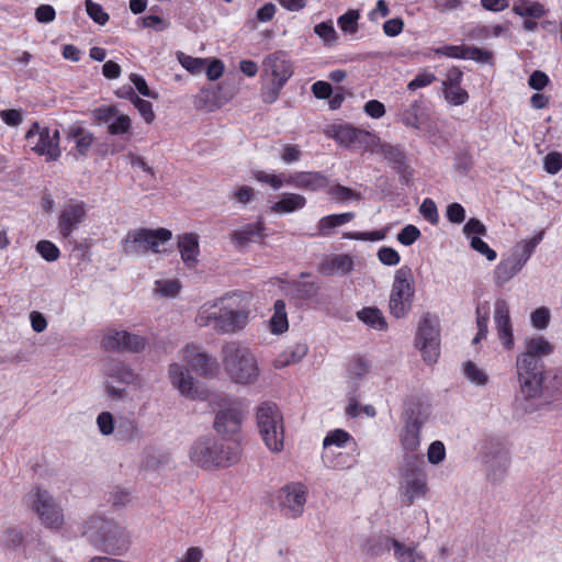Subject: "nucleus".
Listing matches in <instances>:
<instances>
[{
  "label": "nucleus",
  "mask_w": 562,
  "mask_h": 562,
  "mask_svg": "<svg viewBox=\"0 0 562 562\" xmlns=\"http://www.w3.org/2000/svg\"><path fill=\"white\" fill-rule=\"evenodd\" d=\"M400 121L407 127L419 130L422 120L425 115L424 103L420 100H415L407 108L400 112Z\"/></svg>",
  "instance_id": "c756f323"
},
{
  "label": "nucleus",
  "mask_w": 562,
  "mask_h": 562,
  "mask_svg": "<svg viewBox=\"0 0 562 562\" xmlns=\"http://www.w3.org/2000/svg\"><path fill=\"white\" fill-rule=\"evenodd\" d=\"M471 247L484 255L488 261H493L496 259L497 254L494 249H492L484 240H482L479 236H472L470 241Z\"/></svg>",
  "instance_id": "69168bd1"
},
{
  "label": "nucleus",
  "mask_w": 562,
  "mask_h": 562,
  "mask_svg": "<svg viewBox=\"0 0 562 562\" xmlns=\"http://www.w3.org/2000/svg\"><path fill=\"white\" fill-rule=\"evenodd\" d=\"M370 364L364 357L357 356L351 359L348 364V372L350 375L360 378L369 372Z\"/></svg>",
  "instance_id": "bf43d9fd"
},
{
  "label": "nucleus",
  "mask_w": 562,
  "mask_h": 562,
  "mask_svg": "<svg viewBox=\"0 0 562 562\" xmlns=\"http://www.w3.org/2000/svg\"><path fill=\"white\" fill-rule=\"evenodd\" d=\"M25 138L30 144H33V139L36 138L32 150L41 156H45L47 161L57 160L61 155L58 130L52 133L48 127H41L38 122H34L26 132Z\"/></svg>",
  "instance_id": "ddd939ff"
},
{
  "label": "nucleus",
  "mask_w": 562,
  "mask_h": 562,
  "mask_svg": "<svg viewBox=\"0 0 562 562\" xmlns=\"http://www.w3.org/2000/svg\"><path fill=\"white\" fill-rule=\"evenodd\" d=\"M464 375L476 385H486L488 382L487 374L472 361L464 363Z\"/></svg>",
  "instance_id": "de8ad7c7"
},
{
  "label": "nucleus",
  "mask_w": 562,
  "mask_h": 562,
  "mask_svg": "<svg viewBox=\"0 0 562 562\" xmlns=\"http://www.w3.org/2000/svg\"><path fill=\"white\" fill-rule=\"evenodd\" d=\"M306 205V199L297 193H283L281 199L271 206V212L278 214L292 213L303 209Z\"/></svg>",
  "instance_id": "c85d7f7f"
},
{
  "label": "nucleus",
  "mask_w": 562,
  "mask_h": 562,
  "mask_svg": "<svg viewBox=\"0 0 562 562\" xmlns=\"http://www.w3.org/2000/svg\"><path fill=\"white\" fill-rule=\"evenodd\" d=\"M396 543H401L395 538L389 536H379L368 540L367 542V553L372 557H379L384 552H389L392 548L394 549V554L396 553Z\"/></svg>",
  "instance_id": "473e14b6"
},
{
  "label": "nucleus",
  "mask_w": 562,
  "mask_h": 562,
  "mask_svg": "<svg viewBox=\"0 0 562 562\" xmlns=\"http://www.w3.org/2000/svg\"><path fill=\"white\" fill-rule=\"evenodd\" d=\"M526 350L522 353H529L531 358L542 359L554 351V346L543 336L530 337L525 340Z\"/></svg>",
  "instance_id": "2f4dec72"
},
{
  "label": "nucleus",
  "mask_w": 562,
  "mask_h": 562,
  "mask_svg": "<svg viewBox=\"0 0 562 562\" xmlns=\"http://www.w3.org/2000/svg\"><path fill=\"white\" fill-rule=\"evenodd\" d=\"M156 284L160 294L165 296H176L181 289L180 281L177 279L157 281Z\"/></svg>",
  "instance_id": "774afa93"
},
{
  "label": "nucleus",
  "mask_w": 562,
  "mask_h": 562,
  "mask_svg": "<svg viewBox=\"0 0 562 562\" xmlns=\"http://www.w3.org/2000/svg\"><path fill=\"white\" fill-rule=\"evenodd\" d=\"M543 237V233H539L538 235L533 236L529 240H525L521 243H518L514 249L509 258L520 268L527 263L529 258L531 257L532 252L535 251L536 247L539 245Z\"/></svg>",
  "instance_id": "cd10ccee"
},
{
  "label": "nucleus",
  "mask_w": 562,
  "mask_h": 562,
  "mask_svg": "<svg viewBox=\"0 0 562 562\" xmlns=\"http://www.w3.org/2000/svg\"><path fill=\"white\" fill-rule=\"evenodd\" d=\"M116 114L117 109L113 105L100 106L92 111L93 119L98 124L112 122Z\"/></svg>",
  "instance_id": "680f3d73"
},
{
  "label": "nucleus",
  "mask_w": 562,
  "mask_h": 562,
  "mask_svg": "<svg viewBox=\"0 0 562 562\" xmlns=\"http://www.w3.org/2000/svg\"><path fill=\"white\" fill-rule=\"evenodd\" d=\"M395 558L398 562H427L425 555L418 552L415 547H406L402 542L396 543Z\"/></svg>",
  "instance_id": "ea45409f"
},
{
  "label": "nucleus",
  "mask_w": 562,
  "mask_h": 562,
  "mask_svg": "<svg viewBox=\"0 0 562 562\" xmlns=\"http://www.w3.org/2000/svg\"><path fill=\"white\" fill-rule=\"evenodd\" d=\"M463 233L467 237L475 236H485L487 234L486 226L477 218H470L467 224L463 226Z\"/></svg>",
  "instance_id": "338daca9"
},
{
  "label": "nucleus",
  "mask_w": 562,
  "mask_h": 562,
  "mask_svg": "<svg viewBox=\"0 0 562 562\" xmlns=\"http://www.w3.org/2000/svg\"><path fill=\"white\" fill-rule=\"evenodd\" d=\"M257 426L265 445L271 452H280L284 447L283 416L277 404L262 403L256 413Z\"/></svg>",
  "instance_id": "423d86ee"
},
{
  "label": "nucleus",
  "mask_w": 562,
  "mask_h": 562,
  "mask_svg": "<svg viewBox=\"0 0 562 562\" xmlns=\"http://www.w3.org/2000/svg\"><path fill=\"white\" fill-rule=\"evenodd\" d=\"M543 168L549 175H557L562 169V154L550 151L543 158Z\"/></svg>",
  "instance_id": "5fc2aeb1"
},
{
  "label": "nucleus",
  "mask_w": 562,
  "mask_h": 562,
  "mask_svg": "<svg viewBox=\"0 0 562 562\" xmlns=\"http://www.w3.org/2000/svg\"><path fill=\"white\" fill-rule=\"evenodd\" d=\"M357 317L368 326L376 330H386L387 323L378 307H363L357 312Z\"/></svg>",
  "instance_id": "72a5a7b5"
},
{
  "label": "nucleus",
  "mask_w": 562,
  "mask_h": 562,
  "mask_svg": "<svg viewBox=\"0 0 562 562\" xmlns=\"http://www.w3.org/2000/svg\"><path fill=\"white\" fill-rule=\"evenodd\" d=\"M36 250L48 262L56 261L60 256L58 247L49 240H40Z\"/></svg>",
  "instance_id": "09e8293b"
},
{
  "label": "nucleus",
  "mask_w": 562,
  "mask_h": 562,
  "mask_svg": "<svg viewBox=\"0 0 562 562\" xmlns=\"http://www.w3.org/2000/svg\"><path fill=\"white\" fill-rule=\"evenodd\" d=\"M420 235L418 227L413 224H408L397 234V240L404 246H411L420 237Z\"/></svg>",
  "instance_id": "4d7b16f0"
},
{
  "label": "nucleus",
  "mask_w": 562,
  "mask_h": 562,
  "mask_svg": "<svg viewBox=\"0 0 562 562\" xmlns=\"http://www.w3.org/2000/svg\"><path fill=\"white\" fill-rule=\"evenodd\" d=\"M283 176L285 184L305 191L316 192L329 187L328 177L321 171H296Z\"/></svg>",
  "instance_id": "a211bd4d"
},
{
  "label": "nucleus",
  "mask_w": 562,
  "mask_h": 562,
  "mask_svg": "<svg viewBox=\"0 0 562 562\" xmlns=\"http://www.w3.org/2000/svg\"><path fill=\"white\" fill-rule=\"evenodd\" d=\"M178 249L181 255L183 263L188 268H194L198 265V256L200 254L198 234L184 233L178 235Z\"/></svg>",
  "instance_id": "393cba45"
},
{
  "label": "nucleus",
  "mask_w": 562,
  "mask_h": 562,
  "mask_svg": "<svg viewBox=\"0 0 562 562\" xmlns=\"http://www.w3.org/2000/svg\"><path fill=\"white\" fill-rule=\"evenodd\" d=\"M87 217L86 203L82 201L69 203L64 206L59 216L57 228L63 238L68 239Z\"/></svg>",
  "instance_id": "dca6fc26"
},
{
  "label": "nucleus",
  "mask_w": 562,
  "mask_h": 562,
  "mask_svg": "<svg viewBox=\"0 0 562 562\" xmlns=\"http://www.w3.org/2000/svg\"><path fill=\"white\" fill-rule=\"evenodd\" d=\"M379 260L385 266H396L400 260V254L392 247L383 246L378 250Z\"/></svg>",
  "instance_id": "0e129e2a"
},
{
  "label": "nucleus",
  "mask_w": 562,
  "mask_h": 562,
  "mask_svg": "<svg viewBox=\"0 0 562 562\" xmlns=\"http://www.w3.org/2000/svg\"><path fill=\"white\" fill-rule=\"evenodd\" d=\"M521 269L508 257L502 260L495 268V280L497 283H505L516 276Z\"/></svg>",
  "instance_id": "4c0bfd02"
},
{
  "label": "nucleus",
  "mask_w": 562,
  "mask_h": 562,
  "mask_svg": "<svg viewBox=\"0 0 562 562\" xmlns=\"http://www.w3.org/2000/svg\"><path fill=\"white\" fill-rule=\"evenodd\" d=\"M181 66L191 74H200L205 68V59L192 57L183 53L178 55Z\"/></svg>",
  "instance_id": "8fccbe9b"
},
{
  "label": "nucleus",
  "mask_w": 562,
  "mask_h": 562,
  "mask_svg": "<svg viewBox=\"0 0 562 562\" xmlns=\"http://www.w3.org/2000/svg\"><path fill=\"white\" fill-rule=\"evenodd\" d=\"M321 285L314 281L292 280L288 282L286 295L295 305H303L318 295Z\"/></svg>",
  "instance_id": "b1692460"
},
{
  "label": "nucleus",
  "mask_w": 562,
  "mask_h": 562,
  "mask_svg": "<svg viewBox=\"0 0 562 562\" xmlns=\"http://www.w3.org/2000/svg\"><path fill=\"white\" fill-rule=\"evenodd\" d=\"M132 121L128 115H116L108 125V133L110 135H124L131 134Z\"/></svg>",
  "instance_id": "c03bdc74"
},
{
  "label": "nucleus",
  "mask_w": 562,
  "mask_h": 562,
  "mask_svg": "<svg viewBox=\"0 0 562 562\" xmlns=\"http://www.w3.org/2000/svg\"><path fill=\"white\" fill-rule=\"evenodd\" d=\"M266 236V224L261 217L229 233V239L236 249H243L249 243L262 241Z\"/></svg>",
  "instance_id": "aec40b11"
},
{
  "label": "nucleus",
  "mask_w": 562,
  "mask_h": 562,
  "mask_svg": "<svg viewBox=\"0 0 562 562\" xmlns=\"http://www.w3.org/2000/svg\"><path fill=\"white\" fill-rule=\"evenodd\" d=\"M437 55L458 58V59H467L469 55V46L465 45H445L435 50Z\"/></svg>",
  "instance_id": "3c124183"
},
{
  "label": "nucleus",
  "mask_w": 562,
  "mask_h": 562,
  "mask_svg": "<svg viewBox=\"0 0 562 562\" xmlns=\"http://www.w3.org/2000/svg\"><path fill=\"white\" fill-rule=\"evenodd\" d=\"M423 217L431 224H437L439 220L436 203L431 199H425L419 207Z\"/></svg>",
  "instance_id": "052dcab7"
},
{
  "label": "nucleus",
  "mask_w": 562,
  "mask_h": 562,
  "mask_svg": "<svg viewBox=\"0 0 562 562\" xmlns=\"http://www.w3.org/2000/svg\"><path fill=\"white\" fill-rule=\"evenodd\" d=\"M404 425L414 424L423 426L425 418L422 416V405L419 402L411 401L405 404L403 412Z\"/></svg>",
  "instance_id": "58836bf2"
},
{
  "label": "nucleus",
  "mask_w": 562,
  "mask_h": 562,
  "mask_svg": "<svg viewBox=\"0 0 562 562\" xmlns=\"http://www.w3.org/2000/svg\"><path fill=\"white\" fill-rule=\"evenodd\" d=\"M105 375L115 382L132 384L136 379L134 371L121 361H111L105 367Z\"/></svg>",
  "instance_id": "7c9ffc66"
},
{
  "label": "nucleus",
  "mask_w": 562,
  "mask_h": 562,
  "mask_svg": "<svg viewBox=\"0 0 562 562\" xmlns=\"http://www.w3.org/2000/svg\"><path fill=\"white\" fill-rule=\"evenodd\" d=\"M105 351L139 352L146 347V339L126 330L108 329L101 340Z\"/></svg>",
  "instance_id": "2eb2a0df"
},
{
  "label": "nucleus",
  "mask_w": 562,
  "mask_h": 562,
  "mask_svg": "<svg viewBox=\"0 0 562 562\" xmlns=\"http://www.w3.org/2000/svg\"><path fill=\"white\" fill-rule=\"evenodd\" d=\"M171 237V231L164 227L133 229L127 233L123 241V249L126 255H143L149 250L159 252V245L169 241Z\"/></svg>",
  "instance_id": "1a4fd4ad"
},
{
  "label": "nucleus",
  "mask_w": 562,
  "mask_h": 562,
  "mask_svg": "<svg viewBox=\"0 0 562 562\" xmlns=\"http://www.w3.org/2000/svg\"><path fill=\"white\" fill-rule=\"evenodd\" d=\"M97 424L102 435L109 436L115 431L116 420L110 412H102L97 417Z\"/></svg>",
  "instance_id": "13d9d810"
},
{
  "label": "nucleus",
  "mask_w": 562,
  "mask_h": 562,
  "mask_svg": "<svg viewBox=\"0 0 562 562\" xmlns=\"http://www.w3.org/2000/svg\"><path fill=\"white\" fill-rule=\"evenodd\" d=\"M427 458L431 464H438L443 461L446 458L445 445L439 440L431 442L427 451Z\"/></svg>",
  "instance_id": "e2e57ef3"
},
{
  "label": "nucleus",
  "mask_w": 562,
  "mask_h": 562,
  "mask_svg": "<svg viewBox=\"0 0 562 562\" xmlns=\"http://www.w3.org/2000/svg\"><path fill=\"white\" fill-rule=\"evenodd\" d=\"M85 4L88 15L95 23L104 25L109 21V14L103 10V8L99 3H95L92 0H86Z\"/></svg>",
  "instance_id": "603ef678"
},
{
  "label": "nucleus",
  "mask_w": 562,
  "mask_h": 562,
  "mask_svg": "<svg viewBox=\"0 0 562 562\" xmlns=\"http://www.w3.org/2000/svg\"><path fill=\"white\" fill-rule=\"evenodd\" d=\"M115 438L120 441H132L138 436V426L134 419L120 416L116 419Z\"/></svg>",
  "instance_id": "f704fd0d"
},
{
  "label": "nucleus",
  "mask_w": 562,
  "mask_h": 562,
  "mask_svg": "<svg viewBox=\"0 0 562 562\" xmlns=\"http://www.w3.org/2000/svg\"><path fill=\"white\" fill-rule=\"evenodd\" d=\"M278 504L283 516L297 518L303 514L306 503V488L301 483H292L283 486L278 492Z\"/></svg>",
  "instance_id": "4468645a"
},
{
  "label": "nucleus",
  "mask_w": 562,
  "mask_h": 562,
  "mask_svg": "<svg viewBox=\"0 0 562 562\" xmlns=\"http://www.w3.org/2000/svg\"><path fill=\"white\" fill-rule=\"evenodd\" d=\"M66 137L68 140L75 142L76 156H88L94 140V136L91 132L79 124H74L68 127Z\"/></svg>",
  "instance_id": "a878e982"
},
{
  "label": "nucleus",
  "mask_w": 562,
  "mask_h": 562,
  "mask_svg": "<svg viewBox=\"0 0 562 562\" xmlns=\"http://www.w3.org/2000/svg\"><path fill=\"white\" fill-rule=\"evenodd\" d=\"M293 65L283 50H277L263 58L262 78H267V82L262 83L260 95L266 104L274 103L281 93V90L293 76Z\"/></svg>",
  "instance_id": "7ed1b4c3"
},
{
  "label": "nucleus",
  "mask_w": 562,
  "mask_h": 562,
  "mask_svg": "<svg viewBox=\"0 0 562 562\" xmlns=\"http://www.w3.org/2000/svg\"><path fill=\"white\" fill-rule=\"evenodd\" d=\"M274 313L270 318V330L273 334H282L288 327V316L285 311V303L282 300H277L273 305Z\"/></svg>",
  "instance_id": "e433bc0d"
},
{
  "label": "nucleus",
  "mask_w": 562,
  "mask_h": 562,
  "mask_svg": "<svg viewBox=\"0 0 562 562\" xmlns=\"http://www.w3.org/2000/svg\"><path fill=\"white\" fill-rule=\"evenodd\" d=\"M307 353L306 345H296L289 348L282 356L277 360L279 367L289 366L291 363L299 362Z\"/></svg>",
  "instance_id": "79ce46f5"
},
{
  "label": "nucleus",
  "mask_w": 562,
  "mask_h": 562,
  "mask_svg": "<svg viewBox=\"0 0 562 562\" xmlns=\"http://www.w3.org/2000/svg\"><path fill=\"white\" fill-rule=\"evenodd\" d=\"M445 98L453 105H462L469 100V93L461 86H443Z\"/></svg>",
  "instance_id": "49530a36"
},
{
  "label": "nucleus",
  "mask_w": 562,
  "mask_h": 562,
  "mask_svg": "<svg viewBox=\"0 0 562 562\" xmlns=\"http://www.w3.org/2000/svg\"><path fill=\"white\" fill-rule=\"evenodd\" d=\"M415 294L414 278L408 266H402L396 270L390 294V313L396 317H404L412 308Z\"/></svg>",
  "instance_id": "6e6552de"
},
{
  "label": "nucleus",
  "mask_w": 562,
  "mask_h": 562,
  "mask_svg": "<svg viewBox=\"0 0 562 562\" xmlns=\"http://www.w3.org/2000/svg\"><path fill=\"white\" fill-rule=\"evenodd\" d=\"M248 316L249 313L245 310L222 308L220 314L214 316L215 327L223 333H234L246 326Z\"/></svg>",
  "instance_id": "5701e85b"
},
{
  "label": "nucleus",
  "mask_w": 562,
  "mask_h": 562,
  "mask_svg": "<svg viewBox=\"0 0 562 562\" xmlns=\"http://www.w3.org/2000/svg\"><path fill=\"white\" fill-rule=\"evenodd\" d=\"M494 322L502 346L506 350H512L515 345L513 325L509 315V306L504 299H497L495 302Z\"/></svg>",
  "instance_id": "6ab92c4d"
},
{
  "label": "nucleus",
  "mask_w": 562,
  "mask_h": 562,
  "mask_svg": "<svg viewBox=\"0 0 562 562\" xmlns=\"http://www.w3.org/2000/svg\"><path fill=\"white\" fill-rule=\"evenodd\" d=\"M400 488L402 503L406 506H412L416 499L426 495L427 474L422 458L413 454L405 457Z\"/></svg>",
  "instance_id": "0eeeda50"
},
{
  "label": "nucleus",
  "mask_w": 562,
  "mask_h": 562,
  "mask_svg": "<svg viewBox=\"0 0 562 562\" xmlns=\"http://www.w3.org/2000/svg\"><path fill=\"white\" fill-rule=\"evenodd\" d=\"M423 426L414 424L404 425L401 434V445L405 451L414 452L420 443V430Z\"/></svg>",
  "instance_id": "c9c22d12"
},
{
  "label": "nucleus",
  "mask_w": 562,
  "mask_h": 562,
  "mask_svg": "<svg viewBox=\"0 0 562 562\" xmlns=\"http://www.w3.org/2000/svg\"><path fill=\"white\" fill-rule=\"evenodd\" d=\"M328 194L338 202H344L348 200H361L362 195L360 192H357L348 187L341 184H334L329 187Z\"/></svg>",
  "instance_id": "37998d69"
},
{
  "label": "nucleus",
  "mask_w": 562,
  "mask_h": 562,
  "mask_svg": "<svg viewBox=\"0 0 562 562\" xmlns=\"http://www.w3.org/2000/svg\"><path fill=\"white\" fill-rule=\"evenodd\" d=\"M516 371L520 392L526 400L537 398L549 390V386L544 385L546 367L542 359L520 353L516 359Z\"/></svg>",
  "instance_id": "39448f33"
},
{
  "label": "nucleus",
  "mask_w": 562,
  "mask_h": 562,
  "mask_svg": "<svg viewBox=\"0 0 562 562\" xmlns=\"http://www.w3.org/2000/svg\"><path fill=\"white\" fill-rule=\"evenodd\" d=\"M81 535L98 550L109 554L120 555L130 546V538L123 527L98 516L85 522Z\"/></svg>",
  "instance_id": "f03ea898"
},
{
  "label": "nucleus",
  "mask_w": 562,
  "mask_h": 562,
  "mask_svg": "<svg viewBox=\"0 0 562 562\" xmlns=\"http://www.w3.org/2000/svg\"><path fill=\"white\" fill-rule=\"evenodd\" d=\"M244 418V405L240 400H225L215 415L214 429L223 439L235 440Z\"/></svg>",
  "instance_id": "f8f14e48"
},
{
  "label": "nucleus",
  "mask_w": 562,
  "mask_h": 562,
  "mask_svg": "<svg viewBox=\"0 0 562 562\" xmlns=\"http://www.w3.org/2000/svg\"><path fill=\"white\" fill-rule=\"evenodd\" d=\"M550 317L549 308L541 306L531 312L530 322L536 329H544L549 326Z\"/></svg>",
  "instance_id": "864d4df0"
},
{
  "label": "nucleus",
  "mask_w": 562,
  "mask_h": 562,
  "mask_svg": "<svg viewBox=\"0 0 562 562\" xmlns=\"http://www.w3.org/2000/svg\"><path fill=\"white\" fill-rule=\"evenodd\" d=\"M27 504L46 528L60 529L63 527V509L46 490L33 488L27 494Z\"/></svg>",
  "instance_id": "9d476101"
},
{
  "label": "nucleus",
  "mask_w": 562,
  "mask_h": 562,
  "mask_svg": "<svg viewBox=\"0 0 562 562\" xmlns=\"http://www.w3.org/2000/svg\"><path fill=\"white\" fill-rule=\"evenodd\" d=\"M370 134L363 130L352 127L350 125H340L335 130V139L346 146L356 147L364 142Z\"/></svg>",
  "instance_id": "bb28decb"
},
{
  "label": "nucleus",
  "mask_w": 562,
  "mask_h": 562,
  "mask_svg": "<svg viewBox=\"0 0 562 562\" xmlns=\"http://www.w3.org/2000/svg\"><path fill=\"white\" fill-rule=\"evenodd\" d=\"M415 346L427 363H435L440 355V327L436 316L426 313L418 323Z\"/></svg>",
  "instance_id": "9b49d317"
},
{
  "label": "nucleus",
  "mask_w": 562,
  "mask_h": 562,
  "mask_svg": "<svg viewBox=\"0 0 562 562\" xmlns=\"http://www.w3.org/2000/svg\"><path fill=\"white\" fill-rule=\"evenodd\" d=\"M241 447L237 440H217L211 437L198 439L191 447L190 459L204 470L228 468L237 463Z\"/></svg>",
  "instance_id": "f257e3e1"
},
{
  "label": "nucleus",
  "mask_w": 562,
  "mask_h": 562,
  "mask_svg": "<svg viewBox=\"0 0 562 562\" xmlns=\"http://www.w3.org/2000/svg\"><path fill=\"white\" fill-rule=\"evenodd\" d=\"M380 153L383 155L391 168L398 173L402 184L408 186L412 181L414 170L407 162L405 151L401 149L400 146L383 143L380 145Z\"/></svg>",
  "instance_id": "f3484780"
},
{
  "label": "nucleus",
  "mask_w": 562,
  "mask_h": 562,
  "mask_svg": "<svg viewBox=\"0 0 562 562\" xmlns=\"http://www.w3.org/2000/svg\"><path fill=\"white\" fill-rule=\"evenodd\" d=\"M359 18L360 13L358 10H348L346 13L338 18L337 23L342 32L348 34H355L358 32L359 29Z\"/></svg>",
  "instance_id": "a19ab883"
},
{
  "label": "nucleus",
  "mask_w": 562,
  "mask_h": 562,
  "mask_svg": "<svg viewBox=\"0 0 562 562\" xmlns=\"http://www.w3.org/2000/svg\"><path fill=\"white\" fill-rule=\"evenodd\" d=\"M353 441L351 435L344 429H335L329 431L324 438V448L330 446L345 447L347 442Z\"/></svg>",
  "instance_id": "a18cd8bd"
},
{
  "label": "nucleus",
  "mask_w": 562,
  "mask_h": 562,
  "mask_svg": "<svg viewBox=\"0 0 562 562\" xmlns=\"http://www.w3.org/2000/svg\"><path fill=\"white\" fill-rule=\"evenodd\" d=\"M223 366L231 380L238 384H252L259 376V368L251 351L238 342L223 347Z\"/></svg>",
  "instance_id": "20e7f679"
},
{
  "label": "nucleus",
  "mask_w": 562,
  "mask_h": 562,
  "mask_svg": "<svg viewBox=\"0 0 562 562\" xmlns=\"http://www.w3.org/2000/svg\"><path fill=\"white\" fill-rule=\"evenodd\" d=\"M283 175L284 173H282L281 176H277L273 173H267L266 171L262 170L254 172V177L257 181L269 184L274 190H279L283 186V183H285Z\"/></svg>",
  "instance_id": "6e6d98bb"
},
{
  "label": "nucleus",
  "mask_w": 562,
  "mask_h": 562,
  "mask_svg": "<svg viewBox=\"0 0 562 562\" xmlns=\"http://www.w3.org/2000/svg\"><path fill=\"white\" fill-rule=\"evenodd\" d=\"M184 359L192 370L202 376L212 378L218 371L217 361L207 353L200 351L196 346H187Z\"/></svg>",
  "instance_id": "412c9836"
},
{
  "label": "nucleus",
  "mask_w": 562,
  "mask_h": 562,
  "mask_svg": "<svg viewBox=\"0 0 562 562\" xmlns=\"http://www.w3.org/2000/svg\"><path fill=\"white\" fill-rule=\"evenodd\" d=\"M169 376L172 385L181 393V395L191 400L199 397V391L194 384V379L186 367L179 363L170 364Z\"/></svg>",
  "instance_id": "4be33fe9"
}]
</instances>
